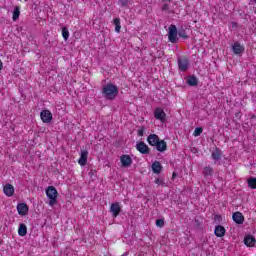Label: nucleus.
Masks as SVG:
<instances>
[{
	"label": "nucleus",
	"instance_id": "obj_1",
	"mask_svg": "<svg viewBox=\"0 0 256 256\" xmlns=\"http://www.w3.org/2000/svg\"><path fill=\"white\" fill-rule=\"evenodd\" d=\"M102 95L108 101H113L119 95V88L113 83H108L103 86Z\"/></svg>",
	"mask_w": 256,
	"mask_h": 256
},
{
	"label": "nucleus",
	"instance_id": "obj_2",
	"mask_svg": "<svg viewBox=\"0 0 256 256\" xmlns=\"http://www.w3.org/2000/svg\"><path fill=\"white\" fill-rule=\"evenodd\" d=\"M57 195H59V193L54 186H49L46 189V196L49 199L48 205H50V207H55V205H57Z\"/></svg>",
	"mask_w": 256,
	"mask_h": 256
},
{
	"label": "nucleus",
	"instance_id": "obj_3",
	"mask_svg": "<svg viewBox=\"0 0 256 256\" xmlns=\"http://www.w3.org/2000/svg\"><path fill=\"white\" fill-rule=\"evenodd\" d=\"M168 39L170 43H177V26L171 24L168 28Z\"/></svg>",
	"mask_w": 256,
	"mask_h": 256
},
{
	"label": "nucleus",
	"instance_id": "obj_4",
	"mask_svg": "<svg viewBox=\"0 0 256 256\" xmlns=\"http://www.w3.org/2000/svg\"><path fill=\"white\" fill-rule=\"evenodd\" d=\"M136 149L141 153V155H149L151 153V149L143 141L136 143Z\"/></svg>",
	"mask_w": 256,
	"mask_h": 256
},
{
	"label": "nucleus",
	"instance_id": "obj_5",
	"mask_svg": "<svg viewBox=\"0 0 256 256\" xmlns=\"http://www.w3.org/2000/svg\"><path fill=\"white\" fill-rule=\"evenodd\" d=\"M154 117L157 119V121H161V123H165L167 114L165 113V110L163 108H156L154 110Z\"/></svg>",
	"mask_w": 256,
	"mask_h": 256
},
{
	"label": "nucleus",
	"instance_id": "obj_6",
	"mask_svg": "<svg viewBox=\"0 0 256 256\" xmlns=\"http://www.w3.org/2000/svg\"><path fill=\"white\" fill-rule=\"evenodd\" d=\"M40 117L43 123H51V121H53V114L49 110H42Z\"/></svg>",
	"mask_w": 256,
	"mask_h": 256
},
{
	"label": "nucleus",
	"instance_id": "obj_7",
	"mask_svg": "<svg viewBox=\"0 0 256 256\" xmlns=\"http://www.w3.org/2000/svg\"><path fill=\"white\" fill-rule=\"evenodd\" d=\"M120 163L122 167H131V165L133 164V159L131 158V156L124 154L120 157Z\"/></svg>",
	"mask_w": 256,
	"mask_h": 256
},
{
	"label": "nucleus",
	"instance_id": "obj_8",
	"mask_svg": "<svg viewBox=\"0 0 256 256\" xmlns=\"http://www.w3.org/2000/svg\"><path fill=\"white\" fill-rule=\"evenodd\" d=\"M88 156H89V151L81 150L80 158L78 160V163L81 165V167H85V165H87V157Z\"/></svg>",
	"mask_w": 256,
	"mask_h": 256
},
{
	"label": "nucleus",
	"instance_id": "obj_9",
	"mask_svg": "<svg viewBox=\"0 0 256 256\" xmlns=\"http://www.w3.org/2000/svg\"><path fill=\"white\" fill-rule=\"evenodd\" d=\"M232 51L235 55H242L243 51H245V47H243L241 43L235 42L232 46Z\"/></svg>",
	"mask_w": 256,
	"mask_h": 256
},
{
	"label": "nucleus",
	"instance_id": "obj_10",
	"mask_svg": "<svg viewBox=\"0 0 256 256\" xmlns=\"http://www.w3.org/2000/svg\"><path fill=\"white\" fill-rule=\"evenodd\" d=\"M178 67L180 71H187V69H189V60L185 58H178Z\"/></svg>",
	"mask_w": 256,
	"mask_h": 256
},
{
	"label": "nucleus",
	"instance_id": "obj_11",
	"mask_svg": "<svg viewBox=\"0 0 256 256\" xmlns=\"http://www.w3.org/2000/svg\"><path fill=\"white\" fill-rule=\"evenodd\" d=\"M160 140L157 134H150L147 138V142L151 147H155Z\"/></svg>",
	"mask_w": 256,
	"mask_h": 256
},
{
	"label": "nucleus",
	"instance_id": "obj_12",
	"mask_svg": "<svg viewBox=\"0 0 256 256\" xmlns=\"http://www.w3.org/2000/svg\"><path fill=\"white\" fill-rule=\"evenodd\" d=\"M3 191H4V195H6V197H13V195L15 193V187H13V185H11V184H6L3 187Z\"/></svg>",
	"mask_w": 256,
	"mask_h": 256
},
{
	"label": "nucleus",
	"instance_id": "obj_13",
	"mask_svg": "<svg viewBox=\"0 0 256 256\" xmlns=\"http://www.w3.org/2000/svg\"><path fill=\"white\" fill-rule=\"evenodd\" d=\"M17 211L22 217H25L29 213V207L25 203H20L17 205Z\"/></svg>",
	"mask_w": 256,
	"mask_h": 256
},
{
	"label": "nucleus",
	"instance_id": "obj_14",
	"mask_svg": "<svg viewBox=\"0 0 256 256\" xmlns=\"http://www.w3.org/2000/svg\"><path fill=\"white\" fill-rule=\"evenodd\" d=\"M232 219H233L234 223H237V225H243V221H245V217L243 216V214L241 212H235L232 215Z\"/></svg>",
	"mask_w": 256,
	"mask_h": 256
},
{
	"label": "nucleus",
	"instance_id": "obj_15",
	"mask_svg": "<svg viewBox=\"0 0 256 256\" xmlns=\"http://www.w3.org/2000/svg\"><path fill=\"white\" fill-rule=\"evenodd\" d=\"M110 211L113 217H119V213H121V206L118 202L111 204Z\"/></svg>",
	"mask_w": 256,
	"mask_h": 256
},
{
	"label": "nucleus",
	"instance_id": "obj_16",
	"mask_svg": "<svg viewBox=\"0 0 256 256\" xmlns=\"http://www.w3.org/2000/svg\"><path fill=\"white\" fill-rule=\"evenodd\" d=\"M155 147L160 153H165V151H167V142H165V140H160Z\"/></svg>",
	"mask_w": 256,
	"mask_h": 256
},
{
	"label": "nucleus",
	"instance_id": "obj_17",
	"mask_svg": "<svg viewBox=\"0 0 256 256\" xmlns=\"http://www.w3.org/2000/svg\"><path fill=\"white\" fill-rule=\"evenodd\" d=\"M255 237H253V235H248L244 238V245H246V247H255Z\"/></svg>",
	"mask_w": 256,
	"mask_h": 256
},
{
	"label": "nucleus",
	"instance_id": "obj_18",
	"mask_svg": "<svg viewBox=\"0 0 256 256\" xmlns=\"http://www.w3.org/2000/svg\"><path fill=\"white\" fill-rule=\"evenodd\" d=\"M152 171L156 175H159V173H161V171H163V166H161V162H159V161L153 162L152 163Z\"/></svg>",
	"mask_w": 256,
	"mask_h": 256
},
{
	"label": "nucleus",
	"instance_id": "obj_19",
	"mask_svg": "<svg viewBox=\"0 0 256 256\" xmlns=\"http://www.w3.org/2000/svg\"><path fill=\"white\" fill-rule=\"evenodd\" d=\"M225 227L218 225L215 227L214 233L216 235V237H225Z\"/></svg>",
	"mask_w": 256,
	"mask_h": 256
},
{
	"label": "nucleus",
	"instance_id": "obj_20",
	"mask_svg": "<svg viewBox=\"0 0 256 256\" xmlns=\"http://www.w3.org/2000/svg\"><path fill=\"white\" fill-rule=\"evenodd\" d=\"M212 159H213V161H215V163H219V161H221V150H219L218 148H216V149L212 152Z\"/></svg>",
	"mask_w": 256,
	"mask_h": 256
},
{
	"label": "nucleus",
	"instance_id": "obj_21",
	"mask_svg": "<svg viewBox=\"0 0 256 256\" xmlns=\"http://www.w3.org/2000/svg\"><path fill=\"white\" fill-rule=\"evenodd\" d=\"M18 235L20 237H25L27 235V225L21 223L18 228Z\"/></svg>",
	"mask_w": 256,
	"mask_h": 256
},
{
	"label": "nucleus",
	"instance_id": "obj_22",
	"mask_svg": "<svg viewBox=\"0 0 256 256\" xmlns=\"http://www.w3.org/2000/svg\"><path fill=\"white\" fill-rule=\"evenodd\" d=\"M20 15H21V8L19 6H15L13 15H12L13 21H17V19H19Z\"/></svg>",
	"mask_w": 256,
	"mask_h": 256
},
{
	"label": "nucleus",
	"instance_id": "obj_23",
	"mask_svg": "<svg viewBox=\"0 0 256 256\" xmlns=\"http://www.w3.org/2000/svg\"><path fill=\"white\" fill-rule=\"evenodd\" d=\"M214 170L211 166H206L203 170L204 177H213Z\"/></svg>",
	"mask_w": 256,
	"mask_h": 256
},
{
	"label": "nucleus",
	"instance_id": "obj_24",
	"mask_svg": "<svg viewBox=\"0 0 256 256\" xmlns=\"http://www.w3.org/2000/svg\"><path fill=\"white\" fill-rule=\"evenodd\" d=\"M187 83H188V85H190L191 87H195V85H197V77H195V76H190V77H188Z\"/></svg>",
	"mask_w": 256,
	"mask_h": 256
},
{
	"label": "nucleus",
	"instance_id": "obj_25",
	"mask_svg": "<svg viewBox=\"0 0 256 256\" xmlns=\"http://www.w3.org/2000/svg\"><path fill=\"white\" fill-rule=\"evenodd\" d=\"M248 187H250V189H256V178L248 179Z\"/></svg>",
	"mask_w": 256,
	"mask_h": 256
},
{
	"label": "nucleus",
	"instance_id": "obj_26",
	"mask_svg": "<svg viewBox=\"0 0 256 256\" xmlns=\"http://www.w3.org/2000/svg\"><path fill=\"white\" fill-rule=\"evenodd\" d=\"M62 37L64 41H67V39H69V30L65 27L62 29Z\"/></svg>",
	"mask_w": 256,
	"mask_h": 256
},
{
	"label": "nucleus",
	"instance_id": "obj_27",
	"mask_svg": "<svg viewBox=\"0 0 256 256\" xmlns=\"http://www.w3.org/2000/svg\"><path fill=\"white\" fill-rule=\"evenodd\" d=\"M201 133H203V128L197 127V128H195L193 135H194V137H199V135H201Z\"/></svg>",
	"mask_w": 256,
	"mask_h": 256
},
{
	"label": "nucleus",
	"instance_id": "obj_28",
	"mask_svg": "<svg viewBox=\"0 0 256 256\" xmlns=\"http://www.w3.org/2000/svg\"><path fill=\"white\" fill-rule=\"evenodd\" d=\"M165 226V220L158 219L156 220V227H164Z\"/></svg>",
	"mask_w": 256,
	"mask_h": 256
},
{
	"label": "nucleus",
	"instance_id": "obj_29",
	"mask_svg": "<svg viewBox=\"0 0 256 256\" xmlns=\"http://www.w3.org/2000/svg\"><path fill=\"white\" fill-rule=\"evenodd\" d=\"M119 4H120L122 7H127V5H129V0H120V1H119Z\"/></svg>",
	"mask_w": 256,
	"mask_h": 256
},
{
	"label": "nucleus",
	"instance_id": "obj_30",
	"mask_svg": "<svg viewBox=\"0 0 256 256\" xmlns=\"http://www.w3.org/2000/svg\"><path fill=\"white\" fill-rule=\"evenodd\" d=\"M155 183H156V185H162V187L165 186V182L163 180L159 179V178H157L155 180Z\"/></svg>",
	"mask_w": 256,
	"mask_h": 256
},
{
	"label": "nucleus",
	"instance_id": "obj_31",
	"mask_svg": "<svg viewBox=\"0 0 256 256\" xmlns=\"http://www.w3.org/2000/svg\"><path fill=\"white\" fill-rule=\"evenodd\" d=\"M114 25L117 26V25H121V20L119 18H115L114 19Z\"/></svg>",
	"mask_w": 256,
	"mask_h": 256
},
{
	"label": "nucleus",
	"instance_id": "obj_32",
	"mask_svg": "<svg viewBox=\"0 0 256 256\" xmlns=\"http://www.w3.org/2000/svg\"><path fill=\"white\" fill-rule=\"evenodd\" d=\"M145 133V130L142 128L140 130H138V135L139 137H143V134Z\"/></svg>",
	"mask_w": 256,
	"mask_h": 256
},
{
	"label": "nucleus",
	"instance_id": "obj_33",
	"mask_svg": "<svg viewBox=\"0 0 256 256\" xmlns=\"http://www.w3.org/2000/svg\"><path fill=\"white\" fill-rule=\"evenodd\" d=\"M115 31H116V33H120L121 32V24H119V25H117L115 27Z\"/></svg>",
	"mask_w": 256,
	"mask_h": 256
},
{
	"label": "nucleus",
	"instance_id": "obj_34",
	"mask_svg": "<svg viewBox=\"0 0 256 256\" xmlns=\"http://www.w3.org/2000/svg\"><path fill=\"white\" fill-rule=\"evenodd\" d=\"M3 69V62L0 60V71Z\"/></svg>",
	"mask_w": 256,
	"mask_h": 256
},
{
	"label": "nucleus",
	"instance_id": "obj_35",
	"mask_svg": "<svg viewBox=\"0 0 256 256\" xmlns=\"http://www.w3.org/2000/svg\"><path fill=\"white\" fill-rule=\"evenodd\" d=\"M179 37H183L185 39L187 36H184V34L179 33Z\"/></svg>",
	"mask_w": 256,
	"mask_h": 256
},
{
	"label": "nucleus",
	"instance_id": "obj_36",
	"mask_svg": "<svg viewBox=\"0 0 256 256\" xmlns=\"http://www.w3.org/2000/svg\"><path fill=\"white\" fill-rule=\"evenodd\" d=\"M165 9H167V5H164V6H163V10H165Z\"/></svg>",
	"mask_w": 256,
	"mask_h": 256
},
{
	"label": "nucleus",
	"instance_id": "obj_37",
	"mask_svg": "<svg viewBox=\"0 0 256 256\" xmlns=\"http://www.w3.org/2000/svg\"><path fill=\"white\" fill-rule=\"evenodd\" d=\"M172 177H175V173H173Z\"/></svg>",
	"mask_w": 256,
	"mask_h": 256
},
{
	"label": "nucleus",
	"instance_id": "obj_38",
	"mask_svg": "<svg viewBox=\"0 0 256 256\" xmlns=\"http://www.w3.org/2000/svg\"><path fill=\"white\" fill-rule=\"evenodd\" d=\"M24 1H26V2H27V1H29V0H24Z\"/></svg>",
	"mask_w": 256,
	"mask_h": 256
},
{
	"label": "nucleus",
	"instance_id": "obj_39",
	"mask_svg": "<svg viewBox=\"0 0 256 256\" xmlns=\"http://www.w3.org/2000/svg\"><path fill=\"white\" fill-rule=\"evenodd\" d=\"M166 1H171V0H166Z\"/></svg>",
	"mask_w": 256,
	"mask_h": 256
}]
</instances>
